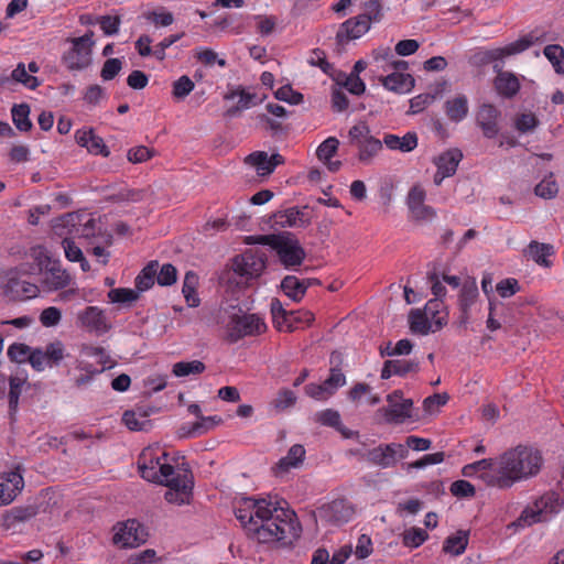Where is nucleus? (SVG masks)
I'll return each instance as SVG.
<instances>
[{
	"label": "nucleus",
	"mask_w": 564,
	"mask_h": 564,
	"mask_svg": "<svg viewBox=\"0 0 564 564\" xmlns=\"http://www.w3.org/2000/svg\"><path fill=\"white\" fill-rule=\"evenodd\" d=\"M26 256L32 262H23L17 268V272L21 275L42 274L56 260L42 245L31 247Z\"/></svg>",
	"instance_id": "obj_13"
},
{
	"label": "nucleus",
	"mask_w": 564,
	"mask_h": 564,
	"mask_svg": "<svg viewBox=\"0 0 564 564\" xmlns=\"http://www.w3.org/2000/svg\"><path fill=\"white\" fill-rule=\"evenodd\" d=\"M221 422V419L217 415L213 416H200V421L193 424L189 434L192 436H198L207 431L212 430Z\"/></svg>",
	"instance_id": "obj_61"
},
{
	"label": "nucleus",
	"mask_w": 564,
	"mask_h": 564,
	"mask_svg": "<svg viewBox=\"0 0 564 564\" xmlns=\"http://www.w3.org/2000/svg\"><path fill=\"white\" fill-rule=\"evenodd\" d=\"M159 269V261H150L137 275L134 280L135 289L138 292L150 290L156 282V274Z\"/></svg>",
	"instance_id": "obj_38"
},
{
	"label": "nucleus",
	"mask_w": 564,
	"mask_h": 564,
	"mask_svg": "<svg viewBox=\"0 0 564 564\" xmlns=\"http://www.w3.org/2000/svg\"><path fill=\"white\" fill-rule=\"evenodd\" d=\"M11 117L15 128L21 132H28L32 129L30 120V106L25 102L13 105Z\"/></svg>",
	"instance_id": "obj_44"
},
{
	"label": "nucleus",
	"mask_w": 564,
	"mask_h": 564,
	"mask_svg": "<svg viewBox=\"0 0 564 564\" xmlns=\"http://www.w3.org/2000/svg\"><path fill=\"white\" fill-rule=\"evenodd\" d=\"M77 324L87 332L97 335L106 334L111 328L104 310L98 306H87L78 312Z\"/></svg>",
	"instance_id": "obj_15"
},
{
	"label": "nucleus",
	"mask_w": 564,
	"mask_h": 564,
	"mask_svg": "<svg viewBox=\"0 0 564 564\" xmlns=\"http://www.w3.org/2000/svg\"><path fill=\"white\" fill-rule=\"evenodd\" d=\"M24 488V479L19 467L0 473V506L10 505Z\"/></svg>",
	"instance_id": "obj_16"
},
{
	"label": "nucleus",
	"mask_w": 564,
	"mask_h": 564,
	"mask_svg": "<svg viewBox=\"0 0 564 564\" xmlns=\"http://www.w3.org/2000/svg\"><path fill=\"white\" fill-rule=\"evenodd\" d=\"M11 79L15 83L22 84L25 88L31 90L36 89L41 85L39 78L31 75L26 70L25 64L22 62L12 70Z\"/></svg>",
	"instance_id": "obj_46"
},
{
	"label": "nucleus",
	"mask_w": 564,
	"mask_h": 564,
	"mask_svg": "<svg viewBox=\"0 0 564 564\" xmlns=\"http://www.w3.org/2000/svg\"><path fill=\"white\" fill-rule=\"evenodd\" d=\"M76 227V232L84 238L95 237L97 234V221L91 215H85L79 218Z\"/></svg>",
	"instance_id": "obj_59"
},
{
	"label": "nucleus",
	"mask_w": 564,
	"mask_h": 564,
	"mask_svg": "<svg viewBox=\"0 0 564 564\" xmlns=\"http://www.w3.org/2000/svg\"><path fill=\"white\" fill-rule=\"evenodd\" d=\"M149 412L143 408L127 410L122 414V422L130 431H147L150 427Z\"/></svg>",
	"instance_id": "obj_35"
},
{
	"label": "nucleus",
	"mask_w": 564,
	"mask_h": 564,
	"mask_svg": "<svg viewBox=\"0 0 564 564\" xmlns=\"http://www.w3.org/2000/svg\"><path fill=\"white\" fill-rule=\"evenodd\" d=\"M370 28L371 25L360 14L349 18L339 25L336 33V41L338 44L344 45L351 40L360 39Z\"/></svg>",
	"instance_id": "obj_21"
},
{
	"label": "nucleus",
	"mask_w": 564,
	"mask_h": 564,
	"mask_svg": "<svg viewBox=\"0 0 564 564\" xmlns=\"http://www.w3.org/2000/svg\"><path fill=\"white\" fill-rule=\"evenodd\" d=\"M427 538L429 534L425 530L414 527L403 532L402 542L406 547L416 549L422 545Z\"/></svg>",
	"instance_id": "obj_51"
},
{
	"label": "nucleus",
	"mask_w": 564,
	"mask_h": 564,
	"mask_svg": "<svg viewBox=\"0 0 564 564\" xmlns=\"http://www.w3.org/2000/svg\"><path fill=\"white\" fill-rule=\"evenodd\" d=\"M354 512V507L348 500L335 499L321 506L317 509V517L323 522L340 525L347 523Z\"/></svg>",
	"instance_id": "obj_12"
},
{
	"label": "nucleus",
	"mask_w": 564,
	"mask_h": 564,
	"mask_svg": "<svg viewBox=\"0 0 564 564\" xmlns=\"http://www.w3.org/2000/svg\"><path fill=\"white\" fill-rule=\"evenodd\" d=\"M544 56L550 61L557 74H564V48L558 44L546 45Z\"/></svg>",
	"instance_id": "obj_49"
},
{
	"label": "nucleus",
	"mask_w": 564,
	"mask_h": 564,
	"mask_svg": "<svg viewBox=\"0 0 564 564\" xmlns=\"http://www.w3.org/2000/svg\"><path fill=\"white\" fill-rule=\"evenodd\" d=\"M24 382H25L24 378H20L18 376L10 377V380H9V384H10L9 408H10L11 414L13 412H15L18 409L19 399H20V394H21L22 387H23Z\"/></svg>",
	"instance_id": "obj_55"
},
{
	"label": "nucleus",
	"mask_w": 564,
	"mask_h": 564,
	"mask_svg": "<svg viewBox=\"0 0 564 564\" xmlns=\"http://www.w3.org/2000/svg\"><path fill=\"white\" fill-rule=\"evenodd\" d=\"M138 467L143 479L155 484H163L175 469L167 463V454L159 447L144 448L138 459Z\"/></svg>",
	"instance_id": "obj_5"
},
{
	"label": "nucleus",
	"mask_w": 564,
	"mask_h": 564,
	"mask_svg": "<svg viewBox=\"0 0 564 564\" xmlns=\"http://www.w3.org/2000/svg\"><path fill=\"white\" fill-rule=\"evenodd\" d=\"M162 485L169 487L164 496L167 502L176 505L189 502L194 485L191 470L174 473Z\"/></svg>",
	"instance_id": "obj_9"
},
{
	"label": "nucleus",
	"mask_w": 564,
	"mask_h": 564,
	"mask_svg": "<svg viewBox=\"0 0 564 564\" xmlns=\"http://www.w3.org/2000/svg\"><path fill=\"white\" fill-rule=\"evenodd\" d=\"M313 284H319L318 280L316 279H302L294 275H286L281 281V290L283 293L291 299L294 302H300L307 289Z\"/></svg>",
	"instance_id": "obj_25"
},
{
	"label": "nucleus",
	"mask_w": 564,
	"mask_h": 564,
	"mask_svg": "<svg viewBox=\"0 0 564 564\" xmlns=\"http://www.w3.org/2000/svg\"><path fill=\"white\" fill-rule=\"evenodd\" d=\"M197 284V274L193 271H187L184 276L182 293L189 307H197L200 303V300L196 292Z\"/></svg>",
	"instance_id": "obj_43"
},
{
	"label": "nucleus",
	"mask_w": 564,
	"mask_h": 564,
	"mask_svg": "<svg viewBox=\"0 0 564 564\" xmlns=\"http://www.w3.org/2000/svg\"><path fill=\"white\" fill-rule=\"evenodd\" d=\"M543 466L541 452L532 446L518 445L498 456V473L490 482L499 489H509L514 484L535 477Z\"/></svg>",
	"instance_id": "obj_2"
},
{
	"label": "nucleus",
	"mask_w": 564,
	"mask_h": 564,
	"mask_svg": "<svg viewBox=\"0 0 564 564\" xmlns=\"http://www.w3.org/2000/svg\"><path fill=\"white\" fill-rule=\"evenodd\" d=\"M338 147V139L335 137H328L318 145L316 150L318 160L322 162H328L336 154Z\"/></svg>",
	"instance_id": "obj_53"
},
{
	"label": "nucleus",
	"mask_w": 564,
	"mask_h": 564,
	"mask_svg": "<svg viewBox=\"0 0 564 564\" xmlns=\"http://www.w3.org/2000/svg\"><path fill=\"white\" fill-rule=\"evenodd\" d=\"M235 516L246 532L260 543H291L302 531L295 512L276 496L243 498L238 502Z\"/></svg>",
	"instance_id": "obj_1"
},
{
	"label": "nucleus",
	"mask_w": 564,
	"mask_h": 564,
	"mask_svg": "<svg viewBox=\"0 0 564 564\" xmlns=\"http://www.w3.org/2000/svg\"><path fill=\"white\" fill-rule=\"evenodd\" d=\"M419 370V362L405 359H390L386 360L381 370V379L386 380L392 376L404 377L410 372Z\"/></svg>",
	"instance_id": "obj_28"
},
{
	"label": "nucleus",
	"mask_w": 564,
	"mask_h": 564,
	"mask_svg": "<svg viewBox=\"0 0 564 564\" xmlns=\"http://www.w3.org/2000/svg\"><path fill=\"white\" fill-rule=\"evenodd\" d=\"M410 329L420 335H427L430 332H436L435 327L433 328V322L430 316L421 311L413 310L409 315Z\"/></svg>",
	"instance_id": "obj_40"
},
{
	"label": "nucleus",
	"mask_w": 564,
	"mask_h": 564,
	"mask_svg": "<svg viewBox=\"0 0 564 564\" xmlns=\"http://www.w3.org/2000/svg\"><path fill=\"white\" fill-rule=\"evenodd\" d=\"M535 194L542 198H552L554 197L557 192H558V187H557V184L553 177V175L551 174L550 176L543 178L536 186H535V189H534Z\"/></svg>",
	"instance_id": "obj_60"
},
{
	"label": "nucleus",
	"mask_w": 564,
	"mask_h": 564,
	"mask_svg": "<svg viewBox=\"0 0 564 564\" xmlns=\"http://www.w3.org/2000/svg\"><path fill=\"white\" fill-rule=\"evenodd\" d=\"M37 513L39 508L35 505L13 507L3 514L2 525L6 530H13L17 524L31 520Z\"/></svg>",
	"instance_id": "obj_26"
},
{
	"label": "nucleus",
	"mask_w": 564,
	"mask_h": 564,
	"mask_svg": "<svg viewBox=\"0 0 564 564\" xmlns=\"http://www.w3.org/2000/svg\"><path fill=\"white\" fill-rule=\"evenodd\" d=\"M348 138L351 145L357 148V158L360 163L369 165L382 150V141L375 138L367 123L358 122L348 131Z\"/></svg>",
	"instance_id": "obj_7"
},
{
	"label": "nucleus",
	"mask_w": 564,
	"mask_h": 564,
	"mask_svg": "<svg viewBox=\"0 0 564 564\" xmlns=\"http://www.w3.org/2000/svg\"><path fill=\"white\" fill-rule=\"evenodd\" d=\"M383 87L398 94L406 93L413 85V78L410 74L393 72L380 78Z\"/></svg>",
	"instance_id": "obj_33"
},
{
	"label": "nucleus",
	"mask_w": 564,
	"mask_h": 564,
	"mask_svg": "<svg viewBox=\"0 0 564 564\" xmlns=\"http://www.w3.org/2000/svg\"><path fill=\"white\" fill-rule=\"evenodd\" d=\"M476 469L478 470V478L481 479L487 486L496 487L495 484L490 482V476H495L498 473V457L497 458H482L474 462Z\"/></svg>",
	"instance_id": "obj_45"
},
{
	"label": "nucleus",
	"mask_w": 564,
	"mask_h": 564,
	"mask_svg": "<svg viewBox=\"0 0 564 564\" xmlns=\"http://www.w3.org/2000/svg\"><path fill=\"white\" fill-rule=\"evenodd\" d=\"M245 162L254 167L259 176H269L276 166L284 164L285 160L279 153L269 156L264 151H254L245 159Z\"/></svg>",
	"instance_id": "obj_20"
},
{
	"label": "nucleus",
	"mask_w": 564,
	"mask_h": 564,
	"mask_svg": "<svg viewBox=\"0 0 564 564\" xmlns=\"http://www.w3.org/2000/svg\"><path fill=\"white\" fill-rule=\"evenodd\" d=\"M206 366L199 360L178 361L173 365L172 372L175 377H187L191 375H199L204 372Z\"/></svg>",
	"instance_id": "obj_47"
},
{
	"label": "nucleus",
	"mask_w": 564,
	"mask_h": 564,
	"mask_svg": "<svg viewBox=\"0 0 564 564\" xmlns=\"http://www.w3.org/2000/svg\"><path fill=\"white\" fill-rule=\"evenodd\" d=\"M546 521L543 517L541 509L538 507V502L534 501L533 505L528 506L524 508V510L521 512L520 517L518 518L519 525H532L534 523L544 522Z\"/></svg>",
	"instance_id": "obj_52"
},
{
	"label": "nucleus",
	"mask_w": 564,
	"mask_h": 564,
	"mask_svg": "<svg viewBox=\"0 0 564 564\" xmlns=\"http://www.w3.org/2000/svg\"><path fill=\"white\" fill-rule=\"evenodd\" d=\"M535 501L538 502V507H539V509H541V512L546 521L553 514L557 513L562 507L561 498H560L558 494H556L554 491L545 492Z\"/></svg>",
	"instance_id": "obj_42"
},
{
	"label": "nucleus",
	"mask_w": 564,
	"mask_h": 564,
	"mask_svg": "<svg viewBox=\"0 0 564 564\" xmlns=\"http://www.w3.org/2000/svg\"><path fill=\"white\" fill-rule=\"evenodd\" d=\"M264 319L258 314H232L226 326L227 338L237 343L245 337L259 336L267 332Z\"/></svg>",
	"instance_id": "obj_8"
},
{
	"label": "nucleus",
	"mask_w": 564,
	"mask_h": 564,
	"mask_svg": "<svg viewBox=\"0 0 564 564\" xmlns=\"http://www.w3.org/2000/svg\"><path fill=\"white\" fill-rule=\"evenodd\" d=\"M387 401L389 405L383 408L386 422L388 423H403L410 419L413 402L411 399H403V393L400 390H394L388 394Z\"/></svg>",
	"instance_id": "obj_14"
},
{
	"label": "nucleus",
	"mask_w": 564,
	"mask_h": 564,
	"mask_svg": "<svg viewBox=\"0 0 564 564\" xmlns=\"http://www.w3.org/2000/svg\"><path fill=\"white\" fill-rule=\"evenodd\" d=\"M139 294L132 289L118 288L108 292V299L111 303H132L137 301Z\"/></svg>",
	"instance_id": "obj_58"
},
{
	"label": "nucleus",
	"mask_w": 564,
	"mask_h": 564,
	"mask_svg": "<svg viewBox=\"0 0 564 564\" xmlns=\"http://www.w3.org/2000/svg\"><path fill=\"white\" fill-rule=\"evenodd\" d=\"M408 448L399 443L380 444L379 446L369 449L365 455V459L382 469L395 466L398 459H403L408 456Z\"/></svg>",
	"instance_id": "obj_10"
},
{
	"label": "nucleus",
	"mask_w": 564,
	"mask_h": 564,
	"mask_svg": "<svg viewBox=\"0 0 564 564\" xmlns=\"http://www.w3.org/2000/svg\"><path fill=\"white\" fill-rule=\"evenodd\" d=\"M463 159V153L458 149H451L442 153L435 164L437 170L448 176H453L456 173L457 166Z\"/></svg>",
	"instance_id": "obj_37"
},
{
	"label": "nucleus",
	"mask_w": 564,
	"mask_h": 564,
	"mask_svg": "<svg viewBox=\"0 0 564 564\" xmlns=\"http://www.w3.org/2000/svg\"><path fill=\"white\" fill-rule=\"evenodd\" d=\"M364 12L361 17L371 25L372 23H379L383 17V6L381 0H368L362 4Z\"/></svg>",
	"instance_id": "obj_50"
},
{
	"label": "nucleus",
	"mask_w": 564,
	"mask_h": 564,
	"mask_svg": "<svg viewBox=\"0 0 564 564\" xmlns=\"http://www.w3.org/2000/svg\"><path fill=\"white\" fill-rule=\"evenodd\" d=\"M500 115L499 109L491 104L479 106L476 113V122L486 138L494 139L499 133L498 120Z\"/></svg>",
	"instance_id": "obj_19"
},
{
	"label": "nucleus",
	"mask_w": 564,
	"mask_h": 564,
	"mask_svg": "<svg viewBox=\"0 0 564 564\" xmlns=\"http://www.w3.org/2000/svg\"><path fill=\"white\" fill-rule=\"evenodd\" d=\"M468 531L459 530L455 534L449 535L443 543V551L447 554L458 556L463 554L468 545Z\"/></svg>",
	"instance_id": "obj_39"
},
{
	"label": "nucleus",
	"mask_w": 564,
	"mask_h": 564,
	"mask_svg": "<svg viewBox=\"0 0 564 564\" xmlns=\"http://www.w3.org/2000/svg\"><path fill=\"white\" fill-rule=\"evenodd\" d=\"M544 40V33H540L538 30L530 32L529 34L520 37L519 40L499 48L489 50L484 53L481 58L485 63L501 59L506 56L516 55L524 52L536 42Z\"/></svg>",
	"instance_id": "obj_11"
},
{
	"label": "nucleus",
	"mask_w": 564,
	"mask_h": 564,
	"mask_svg": "<svg viewBox=\"0 0 564 564\" xmlns=\"http://www.w3.org/2000/svg\"><path fill=\"white\" fill-rule=\"evenodd\" d=\"M267 253L260 249H247L232 259V273L238 286H249L257 281L267 268Z\"/></svg>",
	"instance_id": "obj_4"
},
{
	"label": "nucleus",
	"mask_w": 564,
	"mask_h": 564,
	"mask_svg": "<svg viewBox=\"0 0 564 564\" xmlns=\"http://www.w3.org/2000/svg\"><path fill=\"white\" fill-rule=\"evenodd\" d=\"M177 280V269L172 263L159 265L156 283L161 286H170Z\"/></svg>",
	"instance_id": "obj_56"
},
{
	"label": "nucleus",
	"mask_w": 564,
	"mask_h": 564,
	"mask_svg": "<svg viewBox=\"0 0 564 564\" xmlns=\"http://www.w3.org/2000/svg\"><path fill=\"white\" fill-rule=\"evenodd\" d=\"M315 421L322 425L330 426L336 429L337 431H340L346 437L349 436L347 433L344 432L340 414L336 410L326 409L317 412L315 414Z\"/></svg>",
	"instance_id": "obj_48"
},
{
	"label": "nucleus",
	"mask_w": 564,
	"mask_h": 564,
	"mask_svg": "<svg viewBox=\"0 0 564 564\" xmlns=\"http://www.w3.org/2000/svg\"><path fill=\"white\" fill-rule=\"evenodd\" d=\"M426 192L421 185H414L408 193L406 205L416 220H430L436 216L433 207L425 205Z\"/></svg>",
	"instance_id": "obj_17"
},
{
	"label": "nucleus",
	"mask_w": 564,
	"mask_h": 564,
	"mask_svg": "<svg viewBox=\"0 0 564 564\" xmlns=\"http://www.w3.org/2000/svg\"><path fill=\"white\" fill-rule=\"evenodd\" d=\"M496 291L503 299L511 297L520 291V284L517 279L507 278L497 283Z\"/></svg>",
	"instance_id": "obj_64"
},
{
	"label": "nucleus",
	"mask_w": 564,
	"mask_h": 564,
	"mask_svg": "<svg viewBox=\"0 0 564 564\" xmlns=\"http://www.w3.org/2000/svg\"><path fill=\"white\" fill-rule=\"evenodd\" d=\"M306 451L303 445L294 444L288 451V454L275 464V474L282 475L292 468H297L305 458Z\"/></svg>",
	"instance_id": "obj_29"
},
{
	"label": "nucleus",
	"mask_w": 564,
	"mask_h": 564,
	"mask_svg": "<svg viewBox=\"0 0 564 564\" xmlns=\"http://www.w3.org/2000/svg\"><path fill=\"white\" fill-rule=\"evenodd\" d=\"M144 541V528L137 520H128L113 535V543L123 547H134Z\"/></svg>",
	"instance_id": "obj_18"
},
{
	"label": "nucleus",
	"mask_w": 564,
	"mask_h": 564,
	"mask_svg": "<svg viewBox=\"0 0 564 564\" xmlns=\"http://www.w3.org/2000/svg\"><path fill=\"white\" fill-rule=\"evenodd\" d=\"M94 35L93 31H87L83 36L68 40L70 47L62 55V63L68 70H83L91 64Z\"/></svg>",
	"instance_id": "obj_6"
},
{
	"label": "nucleus",
	"mask_w": 564,
	"mask_h": 564,
	"mask_svg": "<svg viewBox=\"0 0 564 564\" xmlns=\"http://www.w3.org/2000/svg\"><path fill=\"white\" fill-rule=\"evenodd\" d=\"M444 111L452 122L458 123L463 121L469 111L468 98L463 94H458L447 99L444 104Z\"/></svg>",
	"instance_id": "obj_30"
},
{
	"label": "nucleus",
	"mask_w": 564,
	"mask_h": 564,
	"mask_svg": "<svg viewBox=\"0 0 564 564\" xmlns=\"http://www.w3.org/2000/svg\"><path fill=\"white\" fill-rule=\"evenodd\" d=\"M194 86L193 80L188 76L183 75L173 83L172 94L176 99H183L192 93Z\"/></svg>",
	"instance_id": "obj_62"
},
{
	"label": "nucleus",
	"mask_w": 564,
	"mask_h": 564,
	"mask_svg": "<svg viewBox=\"0 0 564 564\" xmlns=\"http://www.w3.org/2000/svg\"><path fill=\"white\" fill-rule=\"evenodd\" d=\"M42 286L48 292L65 289L72 281L69 273L62 268L59 260H55L42 273Z\"/></svg>",
	"instance_id": "obj_22"
},
{
	"label": "nucleus",
	"mask_w": 564,
	"mask_h": 564,
	"mask_svg": "<svg viewBox=\"0 0 564 564\" xmlns=\"http://www.w3.org/2000/svg\"><path fill=\"white\" fill-rule=\"evenodd\" d=\"M236 97H239L238 104L235 106L236 110H245L254 105L256 95L246 91L242 87L225 95V99H234Z\"/></svg>",
	"instance_id": "obj_57"
},
{
	"label": "nucleus",
	"mask_w": 564,
	"mask_h": 564,
	"mask_svg": "<svg viewBox=\"0 0 564 564\" xmlns=\"http://www.w3.org/2000/svg\"><path fill=\"white\" fill-rule=\"evenodd\" d=\"M253 242L270 246L285 268L300 265L305 259V251L297 239L288 235H261L248 237Z\"/></svg>",
	"instance_id": "obj_3"
},
{
	"label": "nucleus",
	"mask_w": 564,
	"mask_h": 564,
	"mask_svg": "<svg viewBox=\"0 0 564 564\" xmlns=\"http://www.w3.org/2000/svg\"><path fill=\"white\" fill-rule=\"evenodd\" d=\"M4 293L9 299L13 301H24L36 297L39 293V286L34 283L11 276L6 284Z\"/></svg>",
	"instance_id": "obj_23"
},
{
	"label": "nucleus",
	"mask_w": 564,
	"mask_h": 564,
	"mask_svg": "<svg viewBox=\"0 0 564 564\" xmlns=\"http://www.w3.org/2000/svg\"><path fill=\"white\" fill-rule=\"evenodd\" d=\"M494 68L497 70L494 86L498 95L508 99L514 97L521 87L517 75L511 72L499 69L498 65H495Z\"/></svg>",
	"instance_id": "obj_24"
},
{
	"label": "nucleus",
	"mask_w": 564,
	"mask_h": 564,
	"mask_svg": "<svg viewBox=\"0 0 564 564\" xmlns=\"http://www.w3.org/2000/svg\"><path fill=\"white\" fill-rule=\"evenodd\" d=\"M388 149L401 152H411L417 147V135L415 132H408L403 137L387 133L382 141Z\"/></svg>",
	"instance_id": "obj_32"
},
{
	"label": "nucleus",
	"mask_w": 564,
	"mask_h": 564,
	"mask_svg": "<svg viewBox=\"0 0 564 564\" xmlns=\"http://www.w3.org/2000/svg\"><path fill=\"white\" fill-rule=\"evenodd\" d=\"M444 302L443 299H431L424 307V311L430 318L432 319L435 329H441L444 325L447 324V313L444 312Z\"/></svg>",
	"instance_id": "obj_41"
},
{
	"label": "nucleus",
	"mask_w": 564,
	"mask_h": 564,
	"mask_svg": "<svg viewBox=\"0 0 564 564\" xmlns=\"http://www.w3.org/2000/svg\"><path fill=\"white\" fill-rule=\"evenodd\" d=\"M478 295V286L475 280L463 284L458 296L460 322L463 324H467L469 322L470 308L476 303Z\"/></svg>",
	"instance_id": "obj_27"
},
{
	"label": "nucleus",
	"mask_w": 564,
	"mask_h": 564,
	"mask_svg": "<svg viewBox=\"0 0 564 564\" xmlns=\"http://www.w3.org/2000/svg\"><path fill=\"white\" fill-rule=\"evenodd\" d=\"M524 253L539 265L550 268L552 262L547 258L554 253V248L552 245L533 240L529 243Z\"/></svg>",
	"instance_id": "obj_34"
},
{
	"label": "nucleus",
	"mask_w": 564,
	"mask_h": 564,
	"mask_svg": "<svg viewBox=\"0 0 564 564\" xmlns=\"http://www.w3.org/2000/svg\"><path fill=\"white\" fill-rule=\"evenodd\" d=\"M314 322V314L310 311H290L283 323L281 332L292 333L299 328L310 326Z\"/></svg>",
	"instance_id": "obj_36"
},
{
	"label": "nucleus",
	"mask_w": 564,
	"mask_h": 564,
	"mask_svg": "<svg viewBox=\"0 0 564 564\" xmlns=\"http://www.w3.org/2000/svg\"><path fill=\"white\" fill-rule=\"evenodd\" d=\"M540 121L533 112H522L514 119V128L521 133L533 131Z\"/></svg>",
	"instance_id": "obj_54"
},
{
	"label": "nucleus",
	"mask_w": 564,
	"mask_h": 564,
	"mask_svg": "<svg viewBox=\"0 0 564 564\" xmlns=\"http://www.w3.org/2000/svg\"><path fill=\"white\" fill-rule=\"evenodd\" d=\"M47 364L58 365L64 358V345L59 340L50 343L44 350Z\"/></svg>",
	"instance_id": "obj_63"
},
{
	"label": "nucleus",
	"mask_w": 564,
	"mask_h": 564,
	"mask_svg": "<svg viewBox=\"0 0 564 564\" xmlns=\"http://www.w3.org/2000/svg\"><path fill=\"white\" fill-rule=\"evenodd\" d=\"M274 223L281 227L304 228L310 224L305 214L296 207L279 212L274 215Z\"/></svg>",
	"instance_id": "obj_31"
}]
</instances>
